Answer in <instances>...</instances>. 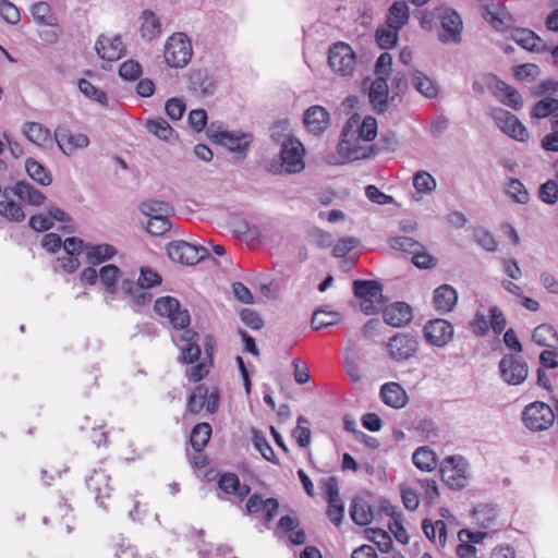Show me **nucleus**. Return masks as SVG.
Returning <instances> with one entry per match:
<instances>
[{"mask_svg":"<svg viewBox=\"0 0 558 558\" xmlns=\"http://www.w3.org/2000/svg\"><path fill=\"white\" fill-rule=\"evenodd\" d=\"M146 128L149 133L154 134L161 141H169L174 135V130L162 118L148 120Z\"/></svg>","mask_w":558,"mask_h":558,"instance_id":"obj_48","label":"nucleus"},{"mask_svg":"<svg viewBox=\"0 0 558 558\" xmlns=\"http://www.w3.org/2000/svg\"><path fill=\"white\" fill-rule=\"evenodd\" d=\"M78 89L85 97L89 98L90 100L96 101L102 106L107 105L108 99L106 93L94 86L89 81L81 78L78 81Z\"/></svg>","mask_w":558,"mask_h":558,"instance_id":"obj_53","label":"nucleus"},{"mask_svg":"<svg viewBox=\"0 0 558 558\" xmlns=\"http://www.w3.org/2000/svg\"><path fill=\"white\" fill-rule=\"evenodd\" d=\"M0 216L14 222H20L25 219L22 206L13 201L0 202Z\"/></svg>","mask_w":558,"mask_h":558,"instance_id":"obj_52","label":"nucleus"},{"mask_svg":"<svg viewBox=\"0 0 558 558\" xmlns=\"http://www.w3.org/2000/svg\"><path fill=\"white\" fill-rule=\"evenodd\" d=\"M129 296L137 306L145 305L150 302L151 294L145 289L137 287L131 279H123L121 282V298Z\"/></svg>","mask_w":558,"mask_h":558,"instance_id":"obj_36","label":"nucleus"},{"mask_svg":"<svg viewBox=\"0 0 558 558\" xmlns=\"http://www.w3.org/2000/svg\"><path fill=\"white\" fill-rule=\"evenodd\" d=\"M83 240L68 238L63 241L64 255L57 258V267L65 272H74L80 267L77 255L82 253Z\"/></svg>","mask_w":558,"mask_h":558,"instance_id":"obj_19","label":"nucleus"},{"mask_svg":"<svg viewBox=\"0 0 558 558\" xmlns=\"http://www.w3.org/2000/svg\"><path fill=\"white\" fill-rule=\"evenodd\" d=\"M391 248L407 253H414L417 248H424L423 245L410 236H393L389 240Z\"/></svg>","mask_w":558,"mask_h":558,"instance_id":"obj_60","label":"nucleus"},{"mask_svg":"<svg viewBox=\"0 0 558 558\" xmlns=\"http://www.w3.org/2000/svg\"><path fill=\"white\" fill-rule=\"evenodd\" d=\"M439 470L442 482L452 489L463 488L470 478V465L461 456L445 458Z\"/></svg>","mask_w":558,"mask_h":558,"instance_id":"obj_5","label":"nucleus"},{"mask_svg":"<svg viewBox=\"0 0 558 558\" xmlns=\"http://www.w3.org/2000/svg\"><path fill=\"white\" fill-rule=\"evenodd\" d=\"M355 121L356 129H353V133L359 134V138L364 142L373 141L377 135V121L371 116H366L363 120L359 114H353L347 122Z\"/></svg>","mask_w":558,"mask_h":558,"instance_id":"obj_33","label":"nucleus"},{"mask_svg":"<svg viewBox=\"0 0 558 558\" xmlns=\"http://www.w3.org/2000/svg\"><path fill=\"white\" fill-rule=\"evenodd\" d=\"M557 113L558 100L550 97H546L537 101L532 110V117L536 119H544L549 116L553 118Z\"/></svg>","mask_w":558,"mask_h":558,"instance_id":"obj_51","label":"nucleus"},{"mask_svg":"<svg viewBox=\"0 0 558 558\" xmlns=\"http://www.w3.org/2000/svg\"><path fill=\"white\" fill-rule=\"evenodd\" d=\"M54 140L58 147L66 156H71L76 150L86 148L89 145V138L87 135L83 133H73L64 126L56 129Z\"/></svg>","mask_w":558,"mask_h":558,"instance_id":"obj_16","label":"nucleus"},{"mask_svg":"<svg viewBox=\"0 0 558 558\" xmlns=\"http://www.w3.org/2000/svg\"><path fill=\"white\" fill-rule=\"evenodd\" d=\"M542 147L548 151H558V113L551 118V132L542 140Z\"/></svg>","mask_w":558,"mask_h":558,"instance_id":"obj_64","label":"nucleus"},{"mask_svg":"<svg viewBox=\"0 0 558 558\" xmlns=\"http://www.w3.org/2000/svg\"><path fill=\"white\" fill-rule=\"evenodd\" d=\"M219 487L225 493L233 494L240 499H243L250 494V487L247 485H241L238 476L232 473H226L220 477Z\"/></svg>","mask_w":558,"mask_h":558,"instance_id":"obj_39","label":"nucleus"},{"mask_svg":"<svg viewBox=\"0 0 558 558\" xmlns=\"http://www.w3.org/2000/svg\"><path fill=\"white\" fill-rule=\"evenodd\" d=\"M505 191L507 195L518 204H526L530 194L523 183L517 179H509L506 183Z\"/></svg>","mask_w":558,"mask_h":558,"instance_id":"obj_49","label":"nucleus"},{"mask_svg":"<svg viewBox=\"0 0 558 558\" xmlns=\"http://www.w3.org/2000/svg\"><path fill=\"white\" fill-rule=\"evenodd\" d=\"M211 138L232 153L245 154L252 143L251 133L241 131H217L211 133Z\"/></svg>","mask_w":558,"mask_h":558,"instance_id":"obj_13","label":"nucleus"},{"mask_svg":"<svg viewBox=\"0 0 558 558\" xmlns=\"http://www.w3.org/2000/svg\"><path fill=\"white\" fill-rule=\"evenodd\" d=\"M140 33L143 39L151 41L161 33V23L155 12L144 10L140 15Z\"/></svg>","mask_w":558,"mask_h":558,"instance_id":"obj_31","label":"nucleus"},{"mask_svg":"<svg viewBox=\"0 0 558 558\" xmlns=\"http://www.w3.org/2000/svg\"><path fill=\"white\" fill-rule=\"evenodd\" d=\"M410 85L422 96L434 99L439 94L437 82L421 70L412 69L409 72Z\"/></svg>","mask_w":558,"mask_h":558,"instance_id":"obj_22","label":"nucleus"},{"mask_svg":"<svg viewBox=\"0 0 558 558\" xmlns=\"http://www.w3.org/2000/svg\"><path fill=\"white\" fill-rule=\"evenodd\" d=\"M399 28L392 26L380 27L376 32V38L381 48H392L398 41Z\"/></svg>","mask_w":558,"mask_h":558,"instance_id":"obj_58","label":"nucleus"},{"mask_svg":"<svg viewBox=\"0 0 558 558\" xmlns=\"http://www.w3.org/2000/svg\"><path fill=\"white\" fill-rule=\"evenodd\" d=\"M476 243L488 252H495L498 248V242L489 231L477 229L474 233Z\"/></svg>","mask_w":558,"mask_h":558,"instance_id":"obj_63","label":"nucleus"},{"mask_svg":"<svg viewBox=\"0 0 558 558\" xmlns=\"http://www.w3.org/2000/svg\"><path fill=\"white\" fill-rule=\"evenodd\" d=\"M109 482L110 476L106 470L102 469L94 470L86 478L88 489L95 494L96 501L104 508H106V506L102 499L108 498L111 492Z\"/></svg>","mask_w":558,"mask_h":558,"instance_id":"obj_23","label":"nucleus"},{"mask_svg":"<svg viewBox=\"0 0 558 558\" xmlns=\"http://www.w3.org/2000/svg\"><path fill=\"white\" fill-rule=\"evenodd\" d=\"M253 445L267 461L278 463L272 447L268 444L266 437L262 433L256 430L253 432Z\"/></svg>","mask_w":558,"mask_h":558,"instance_id":"obj_55","label":"nucleus"},{"mask_svg":"<svg viewBox=\"0 0 558 558\" xmlns=\"http://www.w3.org/2000/svg\"><path fill=\"white\" fill-rule=\"evenodd\" d=\"M422 529L429 541L435 544L438 543L441 547L446 545L447 527L442 520H437L435 523H432L429 520H424Z\"/></svg>","mask_w":558,"mask_h":558,"instance_id":"obj_41","label":"nucleus"},{"mask_svg":"<svg viewBox=\"0 0 558 558\" xmlns=\"http://www.w3.org/2000/svg\"><path fill=\"white\" fill-rule=\"evenodd\" d=\"M539 198L549 205L558 201V183L555 180H548L539 187Z\"/></svg>","mask_w":558,"mask_h":558,"instance_id":"obj_62","label":"nucleus"},{"mask_svg":"<svg viewBox=\"0 0 558 558\" xmlns=\"http://www.w3.org/2000/svg\"><path fill=\"white\" fill-rule=\"evenodd\" d=\"M82 253H85L89 264L97 265L113 258L117 250L107 243L94 245L83 241Z\"/></svg>","mask_w":558,"mask_h":558,"instance_id":"obj_29","label":"nucleus"},{"mask_svg":"<svg viewBox=\"0 0 558 558\" xmlns=\"http://www.w3.org/2000/svg\"><path fill=\"white\" fill-rule=\"evenodd\" d=\"M410 19L409 7L404 1L395 2L389 9L388 24L401 29Z\"/></svg>","mask_w":558,"mask_h":558,"instance_id":"obj_43","label":"nucleus"},{"mask_svg":"<svg viewBox=\"0 0 558 558\" xmlns=\"http://www.w3.org/2000/svg\"><path fill=\"white\" fill-rule=\"evenodd\" d=\"M499 373L505 383L518 386L526 380L529 366L521 355L507 354L499 362Z\"/></svg>","mask_w":558,"mask_h":558,"instance_id":"obj_10","label":"nucleus"},{"mask_svg":"<svg viewBox=\"0 0 558 558\" xmlns=\"http://www.w3.org/2000/svg\"><path fill=\"white\" fill-rule=\"evenodd\" d=\"M172 340L181 351L180 360L184 363H193L198 360L201 349L197 345V333L191 329H182L172 335Z\"/></svg>","mask_w":558,"mask_h":558,"instance_id":"obj_15","label":"nucleus"},{"mask_svg":"<svg viewBox=\"0 0 558 558\" xmlns=\"http://www.w3.org/2000/svg\"><path fill=\"white\" fill-rule=\"evenodd\" d=\"M12 193L23 203L31 206H41L46 196L36 187L25 181L16 182L12 187Z\"/></svg>","mask_w":558,"mask_h":558,"instance_id":"obj_30","label":"nucleus"},{"mask_svg":"<svg viewBox=\"0 0 558 558\" xmlns=\"http://www.w3.org/2000/svg\"><path fill=\"white\" fill-rule=\"evenodd\" d=\"M340 320V315L336 312L316 311L313 314L312 327L315 330L336 325Z\"/></svg>","mask_w":558,"mask_h":558,"instance_id":"obj_54","label":"nucleus"},{"mask_svg":"<svg viewBox=\"0 0 558 558\" xmlns=\"http://www.w3.org/2000/svg\"><path fill=\"white\" fill-rule=\"evenodd\" d=\"M192 54V43L185 34L174 33L166 40L163 57L169 66L184 68L191 61Z\"/></svg>","mask_w":558,"mask_h":558,"instance_id":"obj_4","label":"nucleus"},{"mask_svg":"<svg viewBox=\"0 0 558 558\" xmlns=\"http://www.w3.org/2000/svg\"><path fill=\"white\" fill-rule=\"evenodd\" d=\"M140 209L142 214L148 218V220L159 218L160 216H170L172 213V207L168 203L153 199L143 202L140 206Z\"/></svg>","mask_w":558,"mask_h":558,"instance_id":"obj_45","label":"nucleus"},{"mask_svg":"<svg viewBox=\"0 0 558 558\" xmlns=\"http://www.w3.org/2000/svg\"><path fill=\"white\" fill-rule=\"evenodd\" d=\"M436 185V180L428 172L420 171L413 178V186L417 193L429 194Z\"/></svg>","mask_w":558,"mask_h":558,"instance_id":"obj_56","label":"nucleus"},{"mask_svg":"<svg viewBox=\"0 0 558 558\" xmlns=\"http://www.w3.org/2000/svg\"><path fill=\"white\" fill-rule=\"evenodd\" d=\"M488 23L497 31H504L511 23V17L505 9H496L495 11H488L486 14Z\"/></svg>","mask_w":558,"mask_h":558,"instance_id":"obj_61","label":"nucleus"},{"mask_svg":"<svg viewBox=\"0 0 558 558\" xmlns=\"http://www.w3.org/2000/svg\"><path fill=\"white\" fill-rule=\"evenodd\" d=\"M391 92L386 80L376 78L369 87V101L378 112H384L388 108L390 101Z\"/></svg>","mask_w":558,"mask_h":558,"instance_id":"obj_27","label":"nucleus"},{"mask_svg":"<svg viewBox=\"0 0 558 558\" xmlns=\"http://www.w3.org/2000/svg\"><path fill=\"white\" fill-rule=\"evenodd\" d=\"M441 32L439 33V40L441 43H460L462 20L460 15L452 10H447L441 15Z\"/></svg>","mask_w":558,"mask_h":558,"instance_id":"obj_20","label":"nucleus"},{"mask_svg":"<svg viewBox=\"0 0 558 558\" xmlns=\"http://www.w3.org/2000/svg\"><path fill=\"white\" fill-rule=\"evenodd\" d=\"M350 515L357 525H367L373 521V509L362 498H355L350 507Z\"/></svg>","mask_w":558,"mask_h":558,"instance_id":"obj_37","label":"nucleus"},{"mask_svg":"<svg viewBox=\"0 0 558 558\" xmlns=\"http://www.w3.org/2000/svg\"><path fill=\"white\" fill-rule=\"evenodd\" d=\"M211 435V427L208 423L197 424L191 433V446L194 450L201 451L207 445Z\"/></svg>","mask_w":558,"mask_h":558,"instance_id":"obj_47","label":"nucleus"},{"mask_svg":"<svg viewBox=\"0 0 558 558\" xmlns=\"http://www.w3.org/2000/svg\"><path fill=\"white\" fill-rule=\"evenodd\" d=\"M155 312L162 317H167L174 329L182 330L190 325V314L182 310L179 301L172 296H161L156 300Z\"/></svg>","mask_w":558,"mask_h":558,"instance_id":"obj_8","label":"nucleus"},{"mask_svg":"<svg viewBox=\"0 0 558 558\" xmlns=\"http://www.w3.org/2000/svg\"><path fill=\"white\" fill-rule=\"evenodd\" d=\"M380 397L385 404L401 409L408 403V395L398 383H387L380 388Z\"/></svg>","mask_w":558,"mask_h":558,"instance_id":"obj_28","label":"nucleus"},{"mask_svg":"<svg viewBox=\"0 0 558 558\" xmlns=\"http://www.w3.org/2000/svg\"><path fill=\"white\" fill-rule=\"evenodd\" d=\"M95 49L97 54L107 61L121 59L126 50L121 36L117 34H101L95 43Z\"/></svg>","mask_w":558,"mask_h":558,"instance_id":"obj_14","label":"nucleus"},{"mask_svg":"<svg viewBox=\"0 0 558 558\" xmlns=\"http://www.w3.org/2000/svg\"><path fill=\"white\" fill-rule=\"evenodd\" d=\"M414 465L421 471L430 472L437 465L436 454L427 447L417 448L412 457Z\"/></svg>","mask_w":558,"mask_h":558,"instance_id":"obj_44","label":"nucleus"},{"mask_svg":"<svg viewBox=\"0 0 558 558\" xmlns=\"http://www.w3.org/2000/svg\"><path fill=\"white\" fill-rule=\"evenodd\" d=\"M355 121L356 129H353V133L359 134V138L364 142L373 141L377 135V121L371 116H366L363 120L359 114H353L347 122Z\"/></svg>","mask_w":558,"mask_h":558,"instance_id":"obj_34","label":"nucleus"},{"mask_svg":"<svg viewBox=\"0 0 558 558\" xmlns=\"http://www.w3.org/2000/svg\"><path fill=\"white\" fill-rule=\"evenodd\" d=\"M391 359L401 361L411 357L418 349V342L410 335H397L388 343Z\"/></svg>","mask_w":558,"mask_h":558,"instance_id":"obj_21","label":"nucleus"},{"mask_svg":"<svg viewBox=\"0 0 558 558\" xmlns=\"http://www.w3.org/2000/svg\"><path fill=\"white\" fill-rule=\"evenodd\" d=\"M356 129L355 121L347 122L341 134V141L338 144V153L349 161L365 159L374 155L373 146L353 133Z\"/></svg>","mask_w":558,"mask_h":558,"instance_id":"obj_2","label":"nucleus"},{"mask_svg":"<svg viewBox=\"0 0 558 558\" xmlns=\"http://www.w3.org/2000/svg\"><path fill=\"white\" fill-rule=\"evenodd\" d=\"M25 169L27 174L38 184L47 186L51 184V177L46 169L33 158L25 161Z\"/></svg>","mask_w":558,"mask_h":558,"instance_id":"obj_46","label":"nucleus"},{"mask_svg":"<svg viewBox=\"0 0 558 558\" xmlns=\"http://www.w3.org/2000/svg\"><path fill=\"white\" fill-rule=\"evenodd\" d=\"M367 538L374 542L383 553H388L392 546L390 535L381 529H368Z\"/></svg>","mask_w":558,"mask_h":558,"instance_id":"obj_57","label":"nucleus"},{"mask_svg":"<svg viewBox=\"0 0 558 558\" xmlns=\"http://www.w3.org/2000/svg\"><path fill=\"white\" fill-rule=\"evenodd\" d=\"M279 502L275 498L263 499L259 495H252L246 502V512L250 514L264 512L267 522L277 514Z\"/></svg>","mask_w":558,"mask_h":558,"instance_id":"obj_26","label":"nucleus"},{"mask_svg":"<svg viewBox=\"0 0 558 558\" xmlns=\"http://www.w3.org/2000/svg\"><path fill=\"white\" fill-rule=\"evenodd\" d=\"M330 123L329 112L322 106H313L304 113V124L306 130L319 135L327 130Z\"/></svg>","mask_w":558,"mask_h":558,"instance_id":"obj_24","label":"nucleus"},{"mask_svg":"<svg viewBox=\"0 0 558 558\" xmlns=\"http://www.w3.org/2000/svg\"><path fill=\"white\" fill-rule=\"evenodd\" d=\"M488 88L493 95L505 106L519 110L523 106L521 95L517 89L509 86L507 83L496 78L489 77L487 82Z\"/></svg>","mask_w":558,"mask_h":558,"instance_id":"obj_17","label":"nucleus"},{"mask_svg":"<svg viewBox=\"0 0 558 558\" xmlns=\"http://www.w3.org/2000/svg\"><path fill=\"white\" fill-rule=\"evenodd\" d=\"M383 317L386 324L401 327L411 322L412 311L407 303L396 302L385 308Z\"/></svg>","mask_w":558,"mask_h":558,"instance_id":"obj_25","label":"nucleus"},{"mask_svg":"<svg viewBox=\"0 0 558 558\" xmlns=\"http://www.w3.org/2000/svg\"><path fill=\"white\" fill-rule=\"evenodd\" d=\"M473 517L481 527L490 529L497 523L498 512L492 506H482L474 510Z\"/></svg>","mask_w":558,"mask_h":558,"instance_id":"obj_50","label":"nucleus"},{"mask_svg":"<svg viewBox=\"0 0 558 558\" xmlns=\"http://www.w3.org/2000/svg\"><path fill=\"white\" fill-rule=\"evenodd\" d=\"M458 302V293L454 288L444 284L434 292V304L437 311L448 313L453 310Z\"/></svg>","mask_w":558,"mask_h":558,"instance_id":"obj_32","label":"nucleus"},{"mask_svg":"<svg viewBox=\"0 0 558 558\" xmlns=\"http://www.w3.org/2000/svg\"><path fill=\"white\" fill-rule=\"evenodd\" d=\"M423 333L430 345L444 348L453 338V327L446 319H433L426 323Z\"/></svg>","mask_w":558,"mask_h":558,"instance_id":"obj_12","label":"nucleus"},{"mask_svg":"<svg viewBox=\"0 0 558 558\" xmlns=\"http://www.w3.org/2000/svg\"><path fill=\"white\" fill-rule=\"evenodd\" d=\"M305 149L296 137H288L280 149L281 172L286 174L300 173L305 168Z\"/></svg>","mask_w":558,"mask_h":558,"instance_id":"obj_7","label":"nucleus"},{"mask_svg":"<svg viewBox=\"0 0 558 558\" xmlns=\"http://www.w3.org/2000/svg\"><path fill=\"white\" fill-rule=\"evenodd\" d=\"M515 43L530 51H541L544 49L543 40L530 29H515L512 33Z\"/></svg>","mask_w":558,"mask_h":558,"instance_id":"obj_40","label":"nucleus"},{"mask_svg":"<svg viewBox=\"0 0 558 558\" xmlns=\"http://www.w3.org/2000/svg\"><path fill=\"white\" fill-rule=\"evenodd\" d=\"M191 89L199 95H211L215 90L213 77L205 71H195L190 75Z\"/></svg>","mask_w":558,"mask_h":558,"instance_id":"obj_38","label":"nucleus"},{"mask_svg":"<svg viewBox=\"0 0 558 558\" xmlns=\"http://www.w3.org/2000/svg\"><path fill=\"white\" fill-rule=\"evenodd\" d=\"M120 269L116 265H106L99 269V282L105 291V302L111 304L121 299V287H118Z\"/></svg>","mask_w":558,"mask_h":558,"instance_id":"obj_18","label":"nucleus"},{"mask_svg":"<svg viewBox=\"0 0 558 558\" xmlns=\"http://www.w3.org/2000/svg\"><path fill=\"white\" fill-rule=\"evenodd\" d=\"M489 114L497 128L506 135L519 142H526L529 140L526 128L511 112L502 108H492Z\"/></svg>","mask_w":558,"mask_h":558,"instance_id":"obj_9","label":"nucleus"},{"mask_svg":"<svg viewBox=\"0 0 558 558\" xmlns=\"http://www.w3.org/2000/svg\"><path fill=\"white\" fill-rule=\"evenodd\" d=\"M167 251L173 262L183 265H195L208 255L206 247L192 245L185 241L169 243Z\"/></svg>","mask_w":558,"mask_h":558,"instance_id":"obj_11","label":"nucleus"},{"mask_svg":"<svg viewBox=\"0 0 558 558\" xmlns=\"http://www.w3.org/2000/svg\"><path fill=\"white\" fill-rule=\"evenodd\" d=\"M207 399V388L196 387L187 399V410L191 413H198L205 405Z\"/></svg>","mask_w":558,"mask_h":558,"instance_id":"obj_59","label":"nucleus"},{"mask_svg":"<svg viewBox=\"0 0 558 558\" xmlns=\"http://www.w3.org/2000/svg\"><path fill=\"white\" fill-rule=\"evenodd\" d=\"M23 133L28 141L33 142L38 146L47 147L48 145L52 144L50 131L40 123H25L23 126Z\"/></svg>","mask_w":558,"mask_h":558,"instance_id":"obj_35","label":"nucleus"},{"mask_svg":"<svg viewBox=\"0 0 558 558\" xmlns=\"http://www.w3.org/2000/svg\"><path fill=\"white\" fill-rule=\"evenodd\" d=\"M353 291L361 300V310L367 315L376 313L384 304L383 288L377 281L355 280Z\"/></svg>","mask_w":558,"mask_h":558,"instance_id":"obj_6","label":"nucleus"},{"mask_svg":"<svg viewBox=\"0 0 558 558\" xmlns=\"http://www.w3.org/2000/svg\"><path fill=\"white\" fill-rule=\"evenodd\" d=\"M556 415L550 405L543 401H534L527 404L522 413L521 421L531 432H543L550 428Z\"/></svg>","mask_w":558,"mask_h":558,"instance_id":"obj_3","label":"nucleus"},{"mask_svg":"<svg viewBox=\"0 0 558 558\" xmlns=\"http://www.w3.org/2000/svg\"><path fill=\"white\" fill-rule=\"evenodd\" d=\"M327 60L328 66L336 76L344 80L353 77L357 58L349 44L343 41L332 44L328 49Z\"/></svg>","mask_w":558,"mask_h":558,"instance_id":"obj_1","label":"nucleus"},{"mask_svg":"<svg viewBox=\"0 0 558 558\" xmlns=\"http://www.w3.org/2000/svg\"><path fill=\"white\" fill-rule=\"evenodd\" d=\"M532 339L542 347L556 348L558 345V335L555 328L547 324L537 326L533 331Z\"/></svg>","mask_w":558,"mask_h":558,"instance_id":"obj_42","label":"nucleus"}]
</instances>
